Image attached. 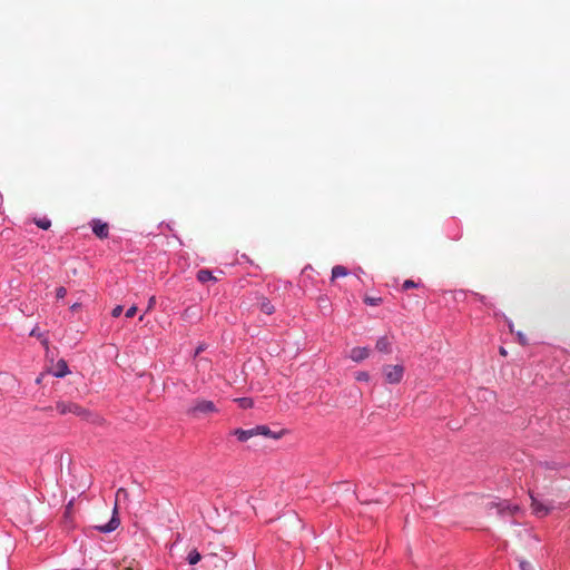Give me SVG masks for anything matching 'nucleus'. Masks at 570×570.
<instances>
[{
	"instance_id": "obj_1",
	"label": "nucleus",
	"mask_w": 570,
	"mask_h": 570,
	"mask_svg": "<svg viewBox=\"0 0 570 570\" xmlns=\"http://www.w3.org/2000/svg\"><path fill=\"white\" fill-rule=\"evenodd\" d=\"M56 409L61 415L75 414L76 416H79V417H81L86 421H90L92 423H98L100 421L99 416L94 415L91 412L79 406L78 404H76L73 402L59 401L56 404Z\"/></svg>"
},
{
	"instance_id": "obj_2",
	"label": "nucleus",
	"mask_w": 570,
	"mask_h": 570,
	"mask_svg": "<svg viewBox=\"0 0 570 570\" xmlns=\"http://www.w3.org/2000/svg\"><path fill=\"white\" fill-rule=\"evenodd\" d=\"M218 412L219 410L213 401L204 399L194 400L187 410V414L194 419H200Z\"/></svg>"
},
{
	"instance_id": "obj_3",
	"label": "nucleus",
	"mask_w": 570,
	"mask_h": 570,
	"mask_svg": "<svg viewBox=\"0 0 570 570\" xmlns=\"http://www.w3.org/2000/svg\"><path fill=\"white\" fill-rule=\"evenodd\" d=\"M383 375L389 384H399L404 376V366L401 364L385 365L383 367Z\"/></svg>"
},
{
	"instance_id": "obj_4",
	"label": "nucleus",
	"mask_w": 570,
	"mask_h": 570,
	"mask_svg": "<svg viewBox=\"0 0 570 570\" xmlns=\"http://www.w3.org/2000/svg\"><path fill=\"white\" fill-rule=\"evenodd\" d=\"M531 500H532V503H531L532 512H533V514H535L539 518L546 517L554 509V507L551 503L541 501V500L534 498L532 494H531Z\"/></svg>"
},
{
	"instance_id": "obj_5",
	"label": "nucleus",
	"mask_w": 570,
	"mask_h": 570,
	"mask_svg": "<svg viewBox=\"0 0 570 570\" xmlns=\"http://www.w3.org/2000/svg\"><path fill=\"white\" fill-rule=\"evenodd\" d=\"M92 233L100 239H106L109 236V227L107 223L98 218H94L90 222Z\"/></svg>"
},
{
	"instance_id": "obj_6",
	"label": "nucleus",
	"mask_w": 570,
	"mask_h": 570,
	"mask_svg": "<svg viewBox=\"0 0 570 570\" xmlns=\"http://www.w3.org/2000/svg\"><path fill=\"white\" fill-rule=\"evenodd\" d=\"M117 511V507H115L114 509V515L112 518L109 520L108 523L106 524H102V525H98L97 527V530L101 533H110L112 531H115L118 527H119V519L115 515Z\"/></svg>"
},
{
	"instance_id": "obj_7",
	"label": "nucleus",
	"mask_w": 570,
	"mask_h": 570,
	"mask_svg": "<svg viewBox=\"0 0 570 570\" xmlns=\"http://www.w3.org/2000/svg\"><path fill=\"white\" fill-rule=\"evenodd\" d=\"M253 431L255 433V436L256 435H263V436H266V438H272V439H279L283 434V432H273L268 426L266 425H257L255 428H253Z\"/></svg>"
},
{
	"instance_id": "obj_8",
	"label": "nucleus",
	"mask_w": 570,
	"mask_h": 570,
	"mask_svg": "<svg viewBox=\"0 0 570 570\" xmlns=\"http://www.w3.org/2000/svg\"><path fill=\"white\" fill-rule=\"evenodd\" d=\"M370 355V350L368 347H361V346H357V347H353L350 352V357L354 361V362H362L363 360H365L366 357H368Z\"/></svg>"
},
{
	"instance_id": "obj_9",
	"label": "nucleus",
	"mask_w": 570,
	"mask_h": 570,
	"mask_svg": "<svg viewBox=\"0 0 570 570\" xmlns=\"http://www.w3.org/2000/svg\"><path fill=\"white\" fill-rule=\"evenodd\" d=\"M70 371H69V367H68V364L65 360H59L56 365H55V368L52 371V375L55 377H65L67 374H69Z\"/></svg>"
},
{
	"instance_id": "obj_10",
	"label": "nucleus",
	"mask_w": 570,
	"mask_h": 570,
	"mask_svg": "<svg viewBox=\"0 0 570 570\" xmlns=\"http://www.w3.org/2000/svg\"><path fill=\"white\" fill-rule=\"evenodd\" d=\"M232 434L234 436H236V439L239 441V442H246L247 440H249L250 438L255 436V433L253 431V428L252 429H248V430H243V429H235Z\"/></svg>"
},
{
	"instance_id": "obj_11",
	"label": "nucleus",
	"mask_w": 570,
	"mask_h": 570,
	"mask_svg": "<svg viewBox=\"0 0 570 570\" xmlns=\"http://www.w3.org/2000/svg\"><path fill=\"white\" fill-rule=\"evenodd\" d=\"M498 509H499L500 513H509V514H514V513H517L520 510L519 505L511 504V503H509L507 501L500 502L498 504Z\"/></svg>"
},
{
	"instance_id": "obj_12",
	"label": "nucleus",
	"mask_w": 570,
	"mask_h": 570,
	"mask_svg": "<svg viewBox=\"0 0 570 570\" xmlns=\"http://www.w3.org/2000/svg\"><path fill=\"white\" fill-rule=\"evenodd\" d=\"M376 350L383 353H390L391 352V342L386 336H382L376 341L375 345Z\"/></svg>"
},
{
	"instance_id": "obj_13",
	"label": "nucleus",
	"mask_w": 570,
	"mask_h": 570,
	"mask_svg": "<svg viewBox=\"0 0 570 570\" xmlns=\"http://www.w3.org/2000/svg\"><path fill=\"white\" fill-rule=\"evenodd\" d=\"M196 277L200 283H207L209 281L216 282V277L213 276V273L209 269H199Z\"/></svg>"
},
{
	"instance_id": "obj_14",
	"label": "nucleus",
	"mask_w": 570,
	"mask_h": 570,
	"mask_svg": "<svg viewBox=\"0 0 570 570\" xmlns=\"http://www.w3.org/2000/svg\"><path fill=\"white\" fill-rule=\"evenodd\" d=\"M347 274V268L342 265H336L332 268V279L346 276Z\"/></svg>"
},
{
	"instance_id": "obj_15",
	"label": "nucleus",
	"mask_w": 570,
	"mask_h": 570,
	"mask_svg": "<svg viewBox=\"0 0 570 570\" xmlns=\"http://www.w3.org/2000/svg\"><path fill=\"white\" fill-rule=\"evenodd\" d=\"M200 559H202V556L196 549H193L191 551H189V553L187 556V561L190 566L197 564L200 561Z\"/></svg>"
},
{
	"instance_id": "obj_16",
	"label": "nucleus",
	"mask_w": 570,
	"mask_h": 570,
	"mask_svg": "<svg viewBox=\"0 0 570 570\" xmlns=\"http://www.w3.org/2000/svg\"><path fill=\"white\" fill-rule=\"evenodd\" d=\"M235 401L238 403L239 407H242V409H250L254 405V401L250 397H239V399H236Z\"/></svg>"
},
{
	"instance_id": "obj_17",
	"label": "nucleus",
	"mask_w": 570,
	"mask_h": 570,
	"mask_svg": "<svg viewBox=\"0 0 570 570\" xmlns=\"http://www.w3.org/2000/svg\"><path fill=\"white\" fill-rule=\"evenodd\" d=\"M29 335L40 338L43 345H48V337L45 333L40 332L38 327L32 328Z\"/></svg>"
},
{
	"instance_id": "obj_18",
	"label": "nucleus",
	"mask_w": 570,
	"mask_h": 570,
	"mask_svg": "<svg viewBox=\"0 0 570 570\" xmlns=\"http://www.w3.org/2000/svg\"><path fill=\"white\" fill-rule=\"evenodd\" d=\"M261 311L267 315H271L274 313L275 308H274V305L269 301H264L261 304Z\"/></svg>"
},
{
	"instance_id": "obj_19",
	"label": "nucleus",
	"mask_w": 570,
	"mask_h": 570,
	"mask_svg": "<svg viewBox=\"0 0 570 570\" xmlns=\"http://www.w3.org/2000/svg\"><path fill=\"white\" fill-rule=\"evenodd\" d=\"M35 223L39 228L45 229V230L51 226V222L47 217L36 219Z\"/></svg>"
},
{
	"instance_id": "obj_20",
	"label": "nucleus",
	"mask_w": 570,
	"mask_h": 570,
	"mask_svg": "<svg viewBox=\"0 0 570 570\" xmlns=\"http://www.w3.org/2000/svg\"><path fill=\"white\" fill-rule=\"evenodd\" d=\"M196 316H198V313H197V307H195V306L187 307L184 311L185 318H191V317H196Z\"/></svg>"
},
{
	"instance_id": "obj_21",
	"label": "nucleus",
	"mask_w": 570,
	"mask_h": 570,
	"mask_svg": "<svg viewBox=\"0 0 570 570\" xmlns=\"http://www.w3.org/2000/svg\"><path fill=\"white\" fill-rule=\"evenodd\" d=\"M364 303L370 306H377L382 303L381 297H365Z\"/></svg>"
},
{
	"instance_id": "obj_22",
	"label": "nucleus",
	"mask_w": 570,
	"mask_h": 570,
	"mask_svg": "<svg viewBox=\"0 0 570 570\" xmlns=\"http://www.w3.org/2000/svg\"><path fill=\"white\" fill-rule=\"evenodd\" d=\"M519 568L520 570H534V566L531 562L523 559H519Z\"/></svg>"
},
{
	"instance_id": "obj_23",
	"label": "nucleus",
	"mask_w": 570,
	"mask_h": 570,
	"mask_svg": "<svg viewBox=\"0 0 570 570\" xmlns=\"http://www.w3.org/2000/svg\"><path fill=\"white\" fill-rule=\"evenodd\" d=\"M356 381L358 382H367L370 380V374L367 372H357L355 375Z\"/></svg>"
},
{
	"instance_id": "obj_24",
	"label": "nucleus",
	"mask_w": 570,
	"mask_h": 570,
	"mask_svg": "<svg viewBox=\"0 0 570 570\" xmlns=\"http://www.w3.org/2000/svg\"><path fill=\"white\" fill-rule=\"evenodd\" d=\"M419 286H420V284H419V283H415V282H414V281H412V279H406V281H404V283H403V285H402L403 289L416 288V287H419Z\"/></svg>"
},
{
	"instance_id": "obj_25",
	"label": "nucleus",
	"mask_w": 570,
	"mask_h": 570,
	"mask_svg": "<svg viewBox=\"0 0 570 570\" xmlns=\"http://www.w3.org/2000/svg\"><path fill=\"white\" fill-rule=\"evenodd\" d=\"M67 295V289L63 286H60L56 289V296L58 299H62Z\"/></svg>"
},
{
	"instance_id": "obj_26",
	"label": "nucleus",
	"mask_w": 570,
	"mask_h": 570,
	"mask_svg": "<svg viewBox=\"0 0 570 570\" xmlns=\"http://www.w3.org/2000/svg\"><path fill=\"white\" fill-rule=\"evenodd\" d=\"M517 335V338H518V342L521 344V345H527L528 344V341H527V337L525 335L522 333V332H517L515 333Z\"/></svg>"
},
{
	"instance_id": "obj_27",
	"label": "nucleus",
	"mask_w": 570,
	"mask_h": 570,
	"mask_svg": "<svg viewBox=\"0 0 570 570\" xmlns=\"http://www.w3.org/2000/svg\"><path fill=\"white\" fill-rule=\"evenodd\" d=\"M122 313V306L121 305H117L112 308L111 311V316L112 317H119Z\"/></svg>"
},
{
	"instance_id": "obj_28",
	"label": "nucleus",
	"mask_w": 570,
	"mask_h": 570,
	"mask_svg": "<svg viewBox=\"0 0 570 570\" xmlns=\"http://www.w3.org/2000/svg\"><path fill=\"white\" fill-rule=\"evenodd\" d=\"M136 312H137V307H136V306H130V307L126 311L125 316H126L127 318L134 317V316H135V314H136Z\"/></svg>"
},
{
	"instance_id": "obj_29",
	"label": "nucleus",
	"mask_w": 570,
	"mask_h": 570,
	"mask_svg": "<svg viewBox=\"0 0 570 570\" xmlns=\"http://www.w3.org/2000/svg\"><path fill=\"white\" fill-rule=\"evenodd\" d=\"M65 461H67L68 463H71V458H70L69 454L61 453V455H60V463H63Z\"/></svg>"
},
{
	"instance_id": "obj_30",
	"label": "nucleus",
	"mask_w": 570,
	"mask_h": 570,
	"mask_svg": "<svg viewBox=\"0 0 570 570\" xmlns=\"http://www.w3.org/2000/svg\"><path fill=\"white\" fill-rule=\"evenodd\" d=\"M155 303H156V298H155V296H151V297L149 298V302H148V309L153 308V306L155 305Z\"/></svg>"
},
{
	"instance_id": "obj_31",
	"label": "nucleus",
	"mask_w": 570,
	"mask_h": 570,
	"mask_svg": "<svg viewBox=\"0 0 570 570\" xmlns=\"http://www.w3.org/2000/svg\"><path fill=\"white\" fill-rule=\"evenodd\" d=\"M80 307V304L79 303H73L71 306H70V309L72 312L77 311L78 308Z\"/></svg>"
},
{
	"instance_id": "obj_32",
	"label": "nucleus",
	"mask_w": 570,
	"mask_h": 570,
	"mask_svg": "<svg viewBox=\"0 0 570 570\" xmlns=\"http://www.w3.org/2000/svg\"><path fill=\"white\" fill-rule=\"evenodd\" d=\"M507 324H508V327H509L510 332L513 333V323H512V321L507 320Z\"/></svg>"
},
{
	"instance_id": "obj_33",
	"label": "nucleus",
	"mask_w": 570,
	"mask_h": 570,
	"mask_svg": "<svg viewBox=\"0 0 570 570\" xmlns=\"http://www.w3.org/2000/svg\"><path fill=\"white\" fill-rule=\"evenodd\" d=\"M204 350H205V348H204V346H203V345H199V346L196 348V351H195V355L200 354Z\"/></svg>"
},
{
	"instance_id": "obj_34",
	"label": "nucleus",
	"mask_w": 570,
	"mask_h": 570,
	"mask_svg": "<svg viewBox=\"0 0 570 570\" xmlns=\"http://www.w3.org/2000/svg\"><path fill=\"white\" fill-rule=\"evenodd\" d=\"M476 296L480 298V301H481L482 303H484V299H485V297H484V296H481V295H478V294H476Z\"/></svg>"
},
{
	"instance_id": "obj_35",
	"label": "nucleus",
	"mask_w": 570,
	"mask_h": 570,
	"mask_svg": "<svg viewBox=\"0 0 570 570\" xmlns=\"http://www.w3.org/2000/svg\"><path fill=\"white\" fill-rule=\"evenodd\" d=\"M500 353H501L502 355H505V354H507V352H505V350H504L503 347H501V348H500Z\"/></svg>"
},
{
	"instance_id": "obj_36",
	"label": "nucleus",
	"mask_w": 570,
	"mask_h": 570,
	"mask_svg": "<svg viewBox=\"0 0 570 570\" xmlns=\"http://www.w3.org/2000/svg\"><path fill=\"white\" fill-rule=\"evenodd\" d=\"M124 492V489H119L117 492V497H119Z\"/></svg>"
}]
</instances>
